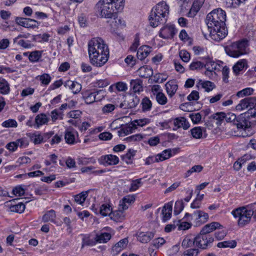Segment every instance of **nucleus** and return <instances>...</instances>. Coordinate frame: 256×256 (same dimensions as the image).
Segmentation results:
<instances>
[{
	"instance_id": "f257e3e1",
	"label": "nucleus",
	"mask_w": 256,
	"mask_h": 256,
	"mask_svg": "<svg viewBox=\"0 0 256 256\" xmlns=\"http://www.w3.org/2000/svg\"><path fill=\"white\" fill-rule=\"evenodd\" d=\"M226 20V13L221 8L215 9L208 14L206 23L210 30V36L214 40L219 42L227 35Z\"/></svg>"
},
{
	"instance_id": "f03ea898",
	"label": "nucleus",
	"mask_w": 256,
	"mask_h": 256,
	"mask_svg": "<svg viewBox=\"0 0 256 256\" xmlns=\"http://www.w3.org/2000/svg\"><path fill=\"white\" fill-rule=\"evenodd\" d=\"M88 52L90 62L94 66L101 67L108 60L109 49L100 38H93L89 41Z\"/></svg>"
},
{
	"instance_id": "7ed1b4c3",
	"label": "nucleus",
	"mask_w": 256,
	"mask_h": 256,
	"mask_svg": "<svg viewBox=\"0 0 256 256\" xmlns=\"http://www.w3.org/2000/svg\"><path fill=\"white\" fill-rule=\"evenodd\" d=\"M248 40H242L226 46L225 50L226 53L230 56L238 58L248 52Z\"/></svg>"
},
{
	"instance_id": "20e7f679",
	"label": "nucleus",
	"mask_w": 256,
	"mask_h": 256,
	"mask_svg": "<svg viewBox=\"0 0 256 256\" xmlns=\"http://www.w3.org/2000/svg\"><path fill=\"white\" fill-rule=\"evenodd\" d=\"M232 214L234 218H238V225L244 226L250 222L254 212H252L251 208L248 210L245 207H241L232 210Z\"/></svg>"
},
{
	"instance_id": "39448f33",
	"label": "nucleus",
	"mask_w": 256,
	"mask_h": 256,
	"mask_svg": "<svg viewBox=\"0 0 256 256\" xmlns=\"http://www.w3.org/2000/svg\"><path fill=\"white\" fill-rule=\"evenodd\" d=\"M99 4H100V16L102 18H115L116 16V14L118 10L114 8L112 4L109 3L108 2H102L100 0Z\"/></svg>"
},
{
	"instance_id": "423d86ee",
	"label": "nucleus",
	"mask_w": 256,
	"mask_h": 256,
	"mask_svg": "<svg viewBox=\"0 0 256 256\" xmlns=\"http://www.w3.org/2000/svg\"><path fill=\"white\" fill-rule=\"evenodd\" d=\"M150 120L148 118H143L136 120H134L130 124L126 126L118 132V136H122V134H124L127 135L130 133H132L137 128V126H142L148 124H149Z\"/></svg>"
},
{
	"instance_id": "0eeeda50",
	"label": "nucleus",
	"mask_w": 256,
	"mask_h": 256,
	"mask_svg": "<svg viewBox=\"0 0 256 256\" xmlns=\"http://www.w3.org/2000/svg\"><path fill=\"white\" fill-rule=\"evenodd\" d=\"M104 93L102 90H96L94 92L86 90L82 93V98L87 104H91L95 101H99L104 98Z\"/></svg>"
},
{
	"instance_id": "6e6552de",
	"label": "nucleus",
	"mask_w": 256,
	"mask_h": 256,
	"mask_svg": "<svg viewBox=\"0 0 256 256\" xmlns=\"http://www.w3.org/2000/svg\"><path fill=\"white\" fill-rule=\"evenodd\" d=\"M256 106V97H246L241 100L236 106V110L238 111H242L248 109L250 110L251 108Z\"/></svg>"
},
{
	"instance_id": "1a4fd4ad",
	"label": "nucleus",
	"mask_w": 256,
	"mask_h": 256,
	"mask_svg": "<svg viewBox=\"0 0 256 256\" xmlns=\"http://www.w3.org/2000/svg\"><path fill=\"white\" fill-rule=\"evenodd\" d=\"M196 246L201 248H206L214 241L213 238L210 234H206L200 232V234L196 236Z\"/></svg>"
},
{
	"instance_id": "9d476101",
	"label": "nucleus",
	"mask_w": 256,
	"mask_h": 256,
	"mask_svg": "<svg viewBox=\"0 0 256 256\" xmlns=\"http://www.w3.org/2000/svg\"><path fill=\"white\" fill-rule=\"evenodd\" d=\"M15 21L18 24L28 28H34L39 25L37 21L29 18L16 17Z\"/></svg>"
},
{
	"instance_id": "9b49d317",
	"label": "nucleus",
	"mask_w": 256,
	"mask_h": 256,
	"mask_svg": "<svg viewBox=\"0 0 256 256\" xmlns=\"http://www.w3.org/2000/svg\"><path fill=\"white\" fill-rule=\"evenodd\" d=\"M176 32L174 25H166L162 27L159 32V36L164 39L172 38Z\"/></svg>"
},
{
	"instance_id": "f8f14e48",
	"label": "nucleus",
	"mask_w": 256,
	"mask_h": 256,
	"mask_svg": "<svg viewBox=\"0 0 256 256\" xmlns=\"http://www.w3.org/2000/svg\"><path fill=\"white\" fill-rule=\"evenodd\" d=\"M167 19L161 15L159 16L158 13L152 10L149 16L150 24L153 28H156L158 25L166 22Z\"/></svg>"
},
{
	"instance_id": "ddd939ff",
	"label": "nucleus",
	"mask_w": 256,
	"mask_h": 256,
	"mask_svg": "<svg viewBox=\"0 0 256 256\" xmlns=\"http://www.w3.org/2000/svg\"><path fill=\"white\" fill-rule=\"evenodd\" d=\"M99 162L105 166L116 165L119 162L118 158L114 155L107 154L100 156Z\"/></svg>"
},
{
	"instance_id": "4468645a",
	"label": "nucleus",
	"mask_w": 256,
	"mask_h": 256,
	"mask_svg": "<svg viewBox=\"0 0 256 256\" xmlns=\"http://www.w3.org/2000/svg\"><path fill=\"white\" fill-rule=\"evenodd\" d=\"M248 118H249L246 112L240 114L236 118L234 122L238 128L245 129L250 126V122Z\"/></svg>"
},
{
	"instance_id": "2eb2a0df",
	"label": "nucleus",
	"mask_w": 256,
	"mask_h": 256,
	"mask_svg": "<svg viewBox=\"0 0 256 256\" xmlns=\"http://www.w3.org/2000/svg\"><path fill=\"white\" fill-rule=\"evenodd\" d=\"M169 6L164 2L158 3L152 10L168 18L169 14Z\"/></svg>"
},
{
	"instance_id": "dca6fc26",
	"label": "nucleus",
	"mask_w": 256,
	"mask_h": 256,
	"mask_svg": "<svg viewBox=\"0 0 256 256\" xmlns=\"http://www.w3.org/2000/svg\"><path fill=\"white\" fill-rule=\"evenodd\" d=\"M78 136V132L73 128L67 129L65 132L64 139L66 142L70 144L77 142L76 138Z\"/></svg>"
},
{
	"instance_id": "f3484780",
	"label": "nucleus",
	"mask_w": 256,
	"mask_h": 256,
	"mask_svg": "<svg viewBox=\"0 0 256 256\" xmlns=\"http://www.w3.org/2000/svg\"><path fill=\"white\" fill-rule=\"evenodd\" d=\"M48 121L49 118L45 114H38L34 119V128L38 129L41 126L46 124Z\"/></svg>"
},
{
	"instance_id": "a211bd4d",
	"label": "nucleus",
	"mask_w": 256,
	"mask_h": 256,
	"mask_svg": "<svg viewBox=\"0 0 256 256\" xmlns=\"http://www.w3.org/2000/svg\"><path fill=\"white\" fill-rule=\"evenodd\" d=\"M136 198L134 195H128L122 198L120 202V208L122 210H127L129 206L134 202Z\"/></svg>"
},
{
	"instance_id": "6ab92c4d",
	"label": "nucleus",
	"mask_w": 256,
	"mask_h": 256,
	"mask_svg": "<svg viewBox=\"0 0 256 256\" xmlns=\"http://www.w3.org/2000/svg\"><path fill=\"white\" fill-rule=\"evenodd\" d=\"M154 235V233L152 232H142L137 234V239L142 243L146 244L153 238Z\"/></svg>"
},
{
	"instance_id": "aec40b11",
	"label": "nucleus",
	"mask_w": 256,
	"mask_h": 256,
	"mask_svg": "<svg viewBox=\"0 0 256 256\" xmlns=\"http://www.w3.org/2000/svg\"><path fill=\"white\" fill-rule=\"evenodd\" d=\"M222 226L219 222H212L204 226L200 231L206 234H209V233L213 232L216 229H222Z\"/></svg>"
},
{
	"instance_id": "412c9836",
	"label": "nucleus",
	"mask_w": 256,
	"mask_h": 256,
	"mask_svg": "<svg viewBox=\"0 0 256 256\" xmlns=\"http://www.w3.org/2000/svg\"><path fill=\"white\" fill-rule=\"evenodd\" d=\"M165 86L166 92L170 98L174 96L178 88V85L175 80L168 81L166 84Z\"/></svg>"
},
{
	"instance_id": "4be33fe9",
	"label": "nucleus",
	"mask_w": 256,
	"mask_h": 256,
	"mask_svg": "<svg viewBox=\"0 0 256 256\" xmlns=\"http://www.w3.org/2000/svg\"><path fill=\"white\" fill-rule=\"evenodd\" d=\"M64 85L66 88L71 90L74 94L78 93L82 90V85L76 82L67 80Z\"/></svg>"
},
{
	"instance_id": "5701e85b",
	"label": "nucleus",
	"mask_w": 256,
	"mask_h": 256,
	"mask_svg": "<svg viewBox=\"0 0 256 256\" xmlns=\"http://www.w3.org/2000/svg\"><path fill=\"white\" fill-rule=\"evenodd\" d=\"M204 0H195L188 14V17L194 16L198 11L200 10V8L204 4Z\"/></svg>"
},
{
	"instance_id": "b1692460",
	"label": "nucleus",
	"mask_w": 256,
	"mask_h": 256,
	"mask_svg": "<svg viewBox=\"0 0 256 256\" xmlns=\"http://www.w3.org/2000/svg\"><path fill=\"white\" fill-rule=\"evenodd\" d=\"M200 58L204 60V68H205L206 70H210L211 72H214L218 66L217 64L209 56L202 57Z\"/></svg>"
},
{
	"instance_id": "393cba45",
	"label": "nucleus",
	"mask_w": 256,
	"mask_h": 256,
	"mask_svg": "<svg viewBox=\"0 0 256 256\" xmlns=\"http://www.w3.org/2000/svg\"><path fill=\"white\" fill-rule=\"evenodd\" d=\"M138 72L140 77L148 78L152 76L153 70L150 66H145L140 67L138 70Z\"/></svg>"
},
{
	"instance_id": "a878e982",
	"label": "nucleus",
	"mask_w": 256,
	"mask_h": 256,
	"mask_svg": "<svg viewBox=\"0 0 256 256\" xmlns=\"http://www.w3.org/2000/svg\"><path fill=\"white\" fill-rule=\"evenodd\" d=\"M172 204L171 202H168L166 204L162 210V221L164 222H166L168 220L172 215Z\"/></svg>"
},
{
	"instance_id": "bb28decb",
	"label": "nucleus",
	"mask_w": 256,
	"mask_h": 256,
	"mask_svg": "<svg viewBox=\"0 0 256 256\" xmlns=\"http://www.w3.org/2000/svg\"><path fill=\"white\" fill-rule=\"evenodd\" d=\"M10 91V84L4 78L0 77V94L2 95L8 94Z\"/></svg>"
},
{
	"instance_id": "cd10ccee",
	"label": "nucleus",
	"mask_w": 256,
	"mask_h": 256,
	"mask_svg": "<svg viewBox=\"0 0 256 256\" xmlns=\"http://www.w3.org/2000/svg\"><path fill=\"white\" fill-rule=\"evenodd\" d=\"M192 136L194 138L199 139L203 138V134L204 137L206 138L205 135L206 130L204 128L200 126L195 127L190 130Z\"/></svg>"
},
{
	"instance_id": "c85d7f7f",
	"label": "nucleus",
	"mask_w": 256,
	"mask_h": 256,
	"mask_svg": "<svg viewBox=\"0 0 256 256\" xmlns=\"http://www.w3.org/2000/svg\"><path fill=\"white\" fill-rule=\"evenodd\" d=\"M151 48L146 46H140L137 52V57L140 60L145 58L150 53Z\"/></svg>"
},
{
	"instance_id": "c756f323",
	"label": "nucleus",
	"mask_w": 256,
	"mask_h": 256,
	"mask_svg": "<svg viewBox=\"0 0 256 256\" xmlns=\"http://www.w3.org/2000/svg\"><path fill=\"white\" fill-rule=\"evenodd\" d=\"M26 135L34 144H38L42 143L44 138V136L38 132H36L34 133H28Z\"/></svg>"
},
{
	"instance_id": "7c9ffc66",
	"label": "nucleus",
	"mask_w": 256,
	"mask_h": 256,
	"mask_svg": "<svg viewBox=\"0 0 256 256\" xmlns=\"http://www.w3.org/2000/svg\"><path fill=\"white\" fill-rule=\"evenodd\" d=\"M196 236L194 237L192 235L187 236L184 238L182 242V246L184 248H187L193 246H196Z\"/></svg>"
},
{
	"instance_id": "2f4dec72",
	"label": "nucleus",
	"mask_w": 256,
	"mask_h": 256,
	"mask_svg": "<svg viewBox=\"0 0 256 256\" xmlns=\"http://www.w3.org/2000/svg\"><path fill=\"white\" fill-rule=\"evenodd\" d=\"M247 68L246 60L242 59L238 60L233 66L232 70L234 74H239L240 72Z\"/></svg>"
},
{
	"instance_id": "473e14b6",
	"label": "nucleus",
	"mask_w": 256,
	"mask_h": 256,
	"mask_svg": "<svg viewBox=\"0 0 256 256\" xmlns=\"http://www.w3.org/2000/svg\"><path fill=\"white\" fill-rule=\"evenodd\" d=\"M111 237L110 234L108 232H100L96 234L94 240L98 243H106Z\"/></svg>"
},
{
	"instance_id": "72a5a7b5",
	"label": "nucleus",
	"mask_w": 256,
	"mask_h": 256,
	"mask_svg": "<svg viewBox=\"0 0 256 256\" xmlns=\"http://www.w3.org/2000/svg\"><path fill=\"white\" fill-rule=\"evenodd\" d=\"M124 210H122V208H120L117 210L112 212L110 216L111 219L116 222H120L124 220L125 214H124Z\"/></svg>"
},
{
	"instance_id": "f704fd0d",
	"label": "nucleus",
	"mask_w": 256,
	"mask_h": 256,
	"mask_svg": "<svg viewBox=\"0 0 256 256\" xmlns=\"http://www.w3.org/2000/svg\"><path fill=\"white\" fill-rule=\"evenodd\" d=\"M174 124L178 128H182L184 130H187L190 126L189 122L184 117L176 118L174 120Z\"/></svg>"
},
{
	"instance_id": "c9c22d12",
	"label": "nucleus",
	"mask_w": 256,
	"mask_h": 256,
	"mask_svg": "<svg viewBox=\"0 0 256 256\" xmlns=\"http://www.w3.org/2000/svg\"><path fill=\"white\" fill-rule=\"evenodd\" d=\"M128 243V240L127 238L121 240L112 248V251L114 252H116V254L120 252L126 246Z\"/></svg>"
},
{
	"instance_id": "e433bc0d",
	"label": "nucleus",
	"mask_w": 256,
	"mask_h": 256,
	"mask_svg": "<svg viewBox=\"0 0 256 256\" xmlns=\"http://www.w3.org/2000/svg\"><path fill=\"white\" fill-rule=\"evenodd\" d=\"M130 88L134 92H140L142 91V82L141 80L136 79L132 80L130 82Z\"/></svg>"
},
{
	"instance_id": "4c0bfd02",
	"label": "nucleus",
	"mask_w": 256,
	"mask_h": 256,
	"mask_svg": "<svg viewBox=\"0 0 256 256\" xmlns=\"http://www.w3.org/2000/svg\"><path fill=\"white\" fill-rule=\"evenodd\" d=\"M56 218V212L53 210H51L48 211L44 214L43 215L42 217V220L44 222H51L55 223Z\"/></svg>"
},
{
	"instance_id": "58836bf2",
	"label": "nucleus",
	"mask_w": 256,
	"mask_h": 256,
	"mask_svg": "<svg viewBox=\"0 0 256 256\" xmlns=\"http://www.w3.org/2000/svg\"><path fill=\"white\" fill-rule=\"evenodd\" d=\"M42 50H34L30 52L28 54L29 60L32 62H39L42 56Z\"/></svg>"
},
{
	"instance_id": "ea45409f",
	"label": "nucleus",
	"mask_w": 256,
	"mask_h": 256,
	"mask_svg": "<svg viewBox=\"0 0 256 256\" xmlns=\"http://www.w3.org/2000/svg\"><path fill=\"white\" fill-rule=\"evenodd\" d=\"M136 152V150L130 149L126 154L122 156V160L128 164H132V158L135 156Z\"/></svg>"
},
{
	"instance_id": "a19ab883",
	"label": "nucleus",
	"mask_w": 256,
	"mask_h": 256,
	"mask_svg": "<svg viewBox=\"0 0 256 256\" xmlns=\"http://www.w3.org/2000/svg\"><path fill=\"white\" fill-rule=\"evenodd\" d=\"M254 92V90L252 88H246L241 90L238 91L236 94V96L238 98H244L245 96L248 97V96L252 95Z\"/></svg>"
},
{
	"instance_id": "79ce46f5",
	"label": "nucleus",
	"mask_w": 256,
	"mask_h": 256,
	"mask_svg": "<svg viewBox=\"0 0 256 256\" xmlns=\"http://www.w3.org/2000/svg\"><path fill=\"white\" fill-rule=\"evenodd\" d=\"M127 107L129 108H132L136 107L139 103L140 100L136 96H129L127 100Z\"/></svg>"
},
{
	"instance_id": "37998d69",
	"label": "nucleus",
	"mask_w": 256,
	"mask_h": 256,
	"mask_svg": "<svg viewBox=\"0 0 256 256\" xmlns=\"http://www.w3.org/2000/svg\"><path fill=\"white\" fill-rule=\"evenodd\" d=\"M99 212L102 216H110L112 208L108 204H103L100 206Z\"/></svg>"
},
{
	"instance_id": "c03bdc74",
	"label": "nucleus",
	"mask_w": 256,
	"mask_h": 256,
	"mask_svg": "<svg viewBox=\"0 0 256 256\" xmlns=\"http://www.w3.org/2000/svg\"><path fill=\"white\" fill-rule=\"evenodd\" d=\"M25 208V205L22 202H19L16 204L10 205V209L11 212L20 214L24 212Z\"/></svg>"
},
{
	"instance_id": "a18cd8bd",
	"label": "nucleus",
	"mask_w": 256,
	"mask_h": 256,
	"mask_svg": "<svg viewBox=\"0 0 256 256\" xmlns=\"http://www.w3.org/2000/svg\"><path fill=\"white\" fill-rule=\"evenodd\" d=\"M88 196V192L84 191L74 196V200L78 204H82Z\"/></svg>"
},
{
	"instance_id": "49530a36",
	"label": "nucleus",
	"mask_w": 256,
	"mask_h": 256,
	"mask_svg": "<svg viewBox=\"0 0 256 256\" xmlns=\"http://www.w3.org/2000/svg\"><path fill=\"white\" fill-rule=\"evenodd\" d=\"M50 116L53 122H56L58 120H62L64 114L60 110L57 108L54 110L50 112Z\"/></svg>"
},
{
	"instance_id": "de8ad7c7",
	"label": "nucleus",
	"mask_w": 256,
	"mask_h": 256,
	"mask_svg": "<svg viewBox=\"0 0 256 256\" xmlns=\"http://www.w3.org/2000/svg\"><path fill=\"white\" fill-rule=\"evenodd\" d=\"M157 155L159 161H163L172 156V150H170V149L165 150Z\"/></svg>"
},
{
	"instance_id": "09e8293b",
	"label": "nucleus",
	"mask_w": 256,
	"mask_h": 256,
	"mask_svg": "<svg viewBox=\"0 0 256 256\" xmlns=\"http://www.w3.org/2000/svg\"><path fill=\"white\" fill-rule=\"evenodd\" d=\"M204 62L198 60H194L189 66V68L191 70H200L204 68Z\"/></svg>"
},
{
	"instance_id": "8fccbe9b",
	"label": "nucleus",
	"mask_w": 256,
	"mask_h": 256,
	"mask_svg": "<svg viewBox=\"0 0 256 256\" xmlns=\"http://www.w3.org/2000/svg\"><path fill=\"white\" fill-rule=\"evenodd\" d=\"M142 109L144 112L149 111L150 110L152 106L151 100L147 97H145L142 100Z\"/></svg>"
},
{
	"instance_id": "3c124183",
	"label": "nucleus",
	"mask_w": 256,
	"mask_h": 256,
	"mask_svg": "<svg viewBox=\"0 0 256 256\" xmlns=\"http://www.w3.org/2000/svg\"><path fill=\"white\" fill-rule=\"evenodd\" d=\"M236 246V242L235 240H229V241H224L222 242H220L218 244L217 246L218 248H234Z\"/></svg>"
},
{
	"instance_id": "603ef678",
	"label": "nucleus",
	"mask_w": 256,
	"mask_h": 256,
	"mask_svg": "<svg viewBox=\"0 0 256 256\" xmlns=\"http://www.w3.org/2000/svg\"><path fill=\"white\" fill-rule=\"evenodd\" d=\"M124 0H102V2H108L109 3L112 4L114 8L122 10L124 6Z\"/></svg>"
},
{
	"instance_id": "864d4df0",
	"label": "nucleus",
	"mask_w": 256,
	"mask_h": 256,
	"mask_svg": "<svg viewBox=\"0 0 256 256\" xmlns=\"http://www.w3.org/2000/svg\"><path fill=\"white\" fill-rule=\"evenodd\" d=\"M38 80H40L42 84L47 86L51 81L52 78L50 74H44L38 76Z\"/></svg>"
},
{
	"instance_id": "5fc2aeb1",
	"label": "nucleus",
	"mask_w": 256,
	"mask_h": 256,
	"mask_svg": "<svg viewBox=\"0 0 256 256\" xmlns=\"http://www.w3.org/2000/svg\"><path fill=\"white\" fill-rule=\"evenodd\" d=\"M50 35L48 34L44 33L42 34H40L36 36H33V40L34 41H38L39 42H48Z\"/></svg>"
},
{
	"instance_id": "6e6d98bb",
	"label": "nucleus",
	"mask_w": 256,
	"mask_h": 256,
	"mask_svg": "<svg viewBox=\"0 0 256 256\" xmlns=\"http://www.w3.org/2000/svg\"><path fill=\"white\" fill-rule=\"evenodd\" d=\"M18 147L20 148H26L29 144V140L28 138L23 137L16 140Z\"/></svg>"
},
{
	"instance_id": "4d7b16f0",
	"label": "nucleus",
	"mask_w": 256,
	"mask_h": 256,
	"mask_svg": "<svg viewBox=\"0 0 256 256\" xmlns=\"http://www.w3.org/2000/svg\"><path fill=\"white\" fill-rule=\"evenodd\" d=\"M184 204L182 200H177L174 207V214L176 215L178 214L184 209Z\"/></svg>"
},
{
	"instance_id": "13d9d810",
	"label": "nucleus",
	"mask_w": 256,
	"mask_h": 256,
	"mask_svg": "<svg viewBox=\"0 0 256 256\" xmlns=\"http://www.w3.org/2000/svg\"><path fill=\"white\" fill-rule=\"evenodd\" d=\"M156 100L161 105H164L168 102V99L163 92H158L156 94Z\"/></svg>"
},
{
	"instance_id": "bf43d9fd",
	"label": "nucleus",
	"mask_w": 256,
	"mask_h": 256,
	"mask_svg": "<svg viewBox=\"0 0 256 256\" xmlns=\"http://www.w3.org/2000/svg\"><path fill=\"white\" fill-rule=\"evenodd\" d=\"M154 82L156 83H162L166 81L168 78L166 74H156L154 76Z\"/></svg>"
},
{
	"instance_id": "052dcab7",
	"label": "nucleus",
	"mask_w": 256,
	"mask_h": 256,
	"mask_svg": "<svg viewBox=\"0 0 256 256\" xmlns=\"http://www.w3.org/2000/svg\"><path fill=\"white\" fill-rule=\"evenodd\" d=\"M142 138L143 136L142 134H136L125 138L124 140L126 141L127 142H135L140 141Z\"/></svg>"
},
{
	"instance_id": "680f3d73",
	"label": "nucleus",
	"mask_w": 256,
	"mask_h": 256,
	"mask_svg": "<svg viewBox=\"0 0 256 256\" xmlns=\"http://www.w3.org/2000/svg\"><path fill=\"white\" fill-rule=\"evenodd\" d=\"M116 108L115 105L112 104H108L102 107V112L104 114L111 113L115 110Z\"/></svg>"
},
{
	"instance_id": "e2e57ef3",
	"label": "nucleus",
	"mask_w": 256,
	"mask_h": 256,
	"mask_svg": "<svg viewBox=\"0 0 256 256\" xmlns=\"http://www.w3.org/2000/svg\"><path fill=\"white\" fill-rule=\"evenodd\" d=\"M179 55L183 62H187L190 60V54L186 50H181L179 52Z\"/></svg>"
},
{
	"instance_id": "0e129e2a",
	"label": "nucleus",
	"mask_w": 256,
	"mask_h": 256,
	"mask_svg": "<svg viewBox=\"0 0 256 256\" xmlns=\"http://www.w3.org/2000/svg\"><path fill=\"white\" fill-rule=\"evenodd\" d=\"M202 88L205 89V90L209 92L212 90L215 87L214 84L210 81H206L202 84Z\"/></svg>"
},
{
	"instance_id": "69168bd1",
	"label": "nucleus",
	"mask_w": 256,
	"mask_h": 256,
	"mask_svg": "<svg viewBox=\"0 0 256 256\" xmlns=\"http://www.w3.org/2000/svg\"><path fill=\"white\" fill-rule=\"evenodd\" d=\"M17 122L12 119H10L4 122L2 124V126L4 128H16L17 126Z\"/></svg>"
},
{
	"instance_id": "338daca9",
	"label": "nucleus",
	"mask_w": 256,
	"mask_h": 256,
	"mask_svg": "<svg viewBox=\"0 0 256 256\" xmlns=\"http://www.w3.org/2000/svg\"><path fill=\"white\" fill-rule=\"evenodd\" d=\"M200 210H196L193 213L194 222L196 226L202 224Z\"/></svg>"
},
{
	"instance_id": "774afa93",
	"label": "nucleus",
	"mask_w": 256,
	"mask_h": 256,
	"mask_svg": "<svg viewBox=\"0 0 256 256\" xmlns=\"http://www.w3.org/2000/svg\"><path fill=\"white\" fill-rule=\"evenodd\" d=\"M115 86L116 89L118 92H126L128 89L127 84L122 82H116Z\"/></svg>"
}]
</instances>
